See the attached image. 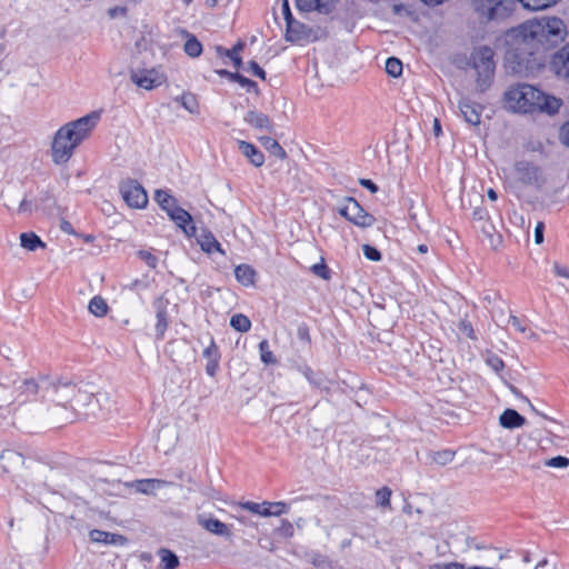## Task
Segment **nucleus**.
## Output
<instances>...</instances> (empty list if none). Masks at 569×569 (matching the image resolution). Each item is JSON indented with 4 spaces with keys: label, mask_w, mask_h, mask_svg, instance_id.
Returning <instances> with one entry per match:
<instances>
[{
    "label": "nucleus",
    "mask_w": 569,
    "mask_h": 569,
    "mask_svg": "<svg viewBox=\"0 0 569 569\" xmlns=\"http://www.w3.org/2000/svg\"><path fill=\"white\" fill-rule=\"evenodd\" d=\"M566 34L563 21L557 17H542L525 22L515 30L507 62L515 73L528 76L542 67L540 51L560 42Z\"/></svg>",
    "instance_id": "obj_1"
},
{
    "label": "nucleus",
    "mask_w": 569,
    "mask_h": 569,
    "mask_svg": "<svg viewBox=\"0 0 569 569\" xmlns=\"http://www.w3.org/2000/svg\"><path fill=\"white\" fill-rule=\"evenodd\" d=\"M505 102L509 110L522 114L545 113L553 116L558 113L562 106L561 99L528 83H517L509 87L505 92Z\"/></svg>",
    "instance_id": "obj_2"
},
{
    "label": "nucleus",
    "mask_w": 569,
    "mask_h": 569,
    "mask_svg": "<svg viewBox=\"0 0 569 569\" xmlns=\"http://www.w3.org/2000/svg\"><path fill=\"white\" fill-rule=\"evenodd\" d=\"M98 120L99 113L91 112L59 128L51 143L52 161L56 164L68 162L78 146L91 134Z\"/></svg>",
    "instance_id": "obj_3"
},
{
    "label": "nucleus",
    "mask_w": 569,
    "mask_h": 569,
    "mask_svg": "<svg viewBox=\"0 0 569 569\" xmlns=\"http://www.w3.org/2000/svg\"><path fill=\"white\" fill-rule=\"evenodd\" d=\"M493 56V50L488 46L475 49L471 54V64L477 71V86L480 91H485L490 84V80L496 69Z\"/></svg>",
    "instance_id": "obj_4"
},
{
    "label": "nucleus",
    "mask_w": 569,
    "mask_h": 569,
    "mask_svg": "<svg viewBox=\"0 0 569 569\" xmlns=\"http://www.w3.org/2000/svg\"><path fill=\"white\" fill-rule=\"evenodd\" d=\"M53 388L57 392H62L60 399L70 401L72 403V408L78 412L80 417L81 412L87 409L88 405H93V402H97L93 397L94 393L82 391L78 389L76 385L70 382H59L58 385H54Z\"/></svg>",
    "instance_id": "obj_5"
},
{
    "label": "nucleus",
    "mask_w": 569,
    "mask_h": 569,
    "mask_svg": "<svg viewBox=\"0 0 569 569\" xmlns=\"http://www.w3.org/2000/svg\"><path fill=\"white\" fill-rule=\"evenodd\" d=\"M475 11L487 21L500 20L509 16V0H472Z\"/></svg>",
    "instance_id": "obj_6"
},
{
    "label": "nucleus",
    "mask_w": 569,
    "mask_h": 569,
    "mask_svg": "<svg viewBox=\"0 0 569 569\" xmlns=\"http://www.w3.org/2000/svg\"><path fill=\"white\" fill-rule=\"evenodd\" d=\"M472 222L476 230L480 231L488 240L491 248L496 249L501 243V236L496 231L493 223L489 219L486 208L476 207L472 212Z\"/></svg>",
    "instance_id": "obj_7"
},
{
    "label": "nucleus",
    "mask_w": 569,
    "mask_h": 569,
    "mask_svg": "<svg viewBox=\"0 0 569 569\" xmlns=\"http://www.w3.org/2000/svg\"><path fill=\"white\" fill-rule=\"evenodd\" d=\"M339 213L357 227L367 228L375 223L373 216L365 211L353 198H347L345 204L339 208Z\"/></svg>",
    "instance_id": "obj_8"
},
{
    "label": "nucleus",
    "mask_w": 569,
    "mask_h": 569,
    "mask_svg": "<svg viewBox=\"0 0 569 569\" xmlns=\"http://www.w3.org/2000/svg\"><path fill=\"white\" fill-rule=\"evenodd\" d=\"M120 193L124 202L131 208H143L148 203V196L143 187L133 179L120 182Z\"/></svg>",
    "instance_id": "obj_9"
},
{
    "label": "nucleus",
    "mask_w": 569,
    "mask_h": 569,
    "mask_svg": "<svg viewBox=\"0 0 569 569\" xmlns=\"http://www.w3.org/2000/svg\"><path fill=\"white\" fill-rule=\"evenodd\" d=\"M550 68L559 78L569 82V41L551 56Z\"/></svg>",
    "instance_id": "obj_10"
},
{
    "label": "nucleus",
    "mask_w": 569,
    "mask_h": 569,
    "mask_svg": "<svg viewBox=\"0 0 569 569\" xmlns=\"http://www.w3.org/2000/svg\"><path fill=\"white\" fill-rule=\"evenodd\" d=\"M337 2L338 0H296V8L300 12L327 16L335 10Z\"/></svg>",
    "instance_id": "obj_11"
},
{
    "label": "nucleus",
    "mask_w": 569,
    "mask_h": 569,
    "mask_svg": "<svg viewBox=\"0 0 569 569\" xmlns=\"http://www.w3.org/2000/svg\"><path fill=\"white\" fill-rule=\"evenodd\" d=\"M312 30L305 23L293 19L287 23L284 38L289 42H302L309 41Z\"/></svg>",
    "instance_id": "obj_12"
},
{
    "label": "nucleus",
    "mask_w": 569,
    "mask_h": 569,
    "mask_svg": "<svg viewBox=\"0 0 569 569\" xmlns=\"http://www.w3.org/2000/svg\"><path fill=\"white\" fill-rule=\"evenodd\" d=\"M517 179L525 184H536L539 181V168L528 161H519L515 166Z\"/></svg>",
    "instance_id": "obj_13"
},
{
    "label": "nucleus",
    "mask_w": 569,
    "mask_h": 569,
    "mask_svg": "<svg viewBox=\"0 0 569 569\" xmlns=\"http://www.w3.org/2000/svg\"><path fill=\"white\" fill-rule=\"evenodd\" d=\"M169 301L167 299H163L162 297L157 298L153 302V307L156 309V332L158 338H163L164 332L168 328L169 320H168V308Z\"/></svg>",
    "instance_id": "obj_14"
},
{
    "label": "nucleus",
    "mask_w": 569,
    "mask_h": 569,
    "mask_svg": "<svg viewBox=\"0 0 569 569\" xmlns=\"http://www.w3.org/2000/svg\"><path fill=\"white\" fill-rule=\"evenodd\" d=\"M482 107L476 102H471L468 99H462L459 101V110L465 119V121L472 126L480 124Z\"/></svg>",
    "instance_id": "obj_15"
},
{
    "label": "nucleus",
    "mask_w": 569,
    "mask_h": 569,
    "mask_svg": "<svg viewBox=\"0 0 569 569\" xmlns=\"http://www.w3.org/2000/svg\"><path fill=\"white\" fill-rule=\"evenodd\" d=\"M39 389L40 385L32 378L13 382L16 399H21L22 401H27L31 397L36 396Z\"/></svg>",
    "instance_id": "obj_16"
},
{
    "label": "nucleus",
    "mask_w": 569,
    "mask_h": 569,
    "mask_svg": "<svg viewBox=\"0 0 569 569\" xmlns=\"http://www.w3.org/2000/svg\"><path fill=\"white\" fill-rule=\"evenodd\" d=\"M168 216L187 236L196 234V227L192 224V217L188 211L177 206Z\"/></svg>",
    "instance_id": "obj_17"
},
{
    "label": "nucleus",
    "mask_w": 569,
    "mask_h": 569,
    "mask_svg": "<svg viewBox=\"0 0 569 569\" xmlns=\"http://www.w3.org/2000/svg\"><path fill=\"white\" fill-rule=\"evenodd\" d=\"M89 538L92 542L114 546H124L128 541V539L122 535L112 533L99 529L90 530Z\"/></svg>",
    "instance_id": "obj_18"
},
{
    "label": "nucleus",
    "mask_w": 569,
    "mask_h": 569,
    "mask_svg": "<svg viewBox=\"0 0 569 569\" xmlns=\"http://www.w3.org/2000/svg\"><path fill=\"white\" fill-rule=\"evenodd\" d=\"M93 397L97 400V402H93V405H88L87 409L83 412H81V418H98L102 415L104 410L109 409L107 407V405H109L110 402L108 393L97 392L93 395Z\"/></svg>",
    "instance_id": "obj_19"
},
{
    "label": "nucleus",
    "mask_w": 569,
    "mask_h": 569,
    "mask_svg": "<svg viewBox=\"0 0 569 569\" xmlns=\"http://www.w3.org/2000/svg\"><path fill=\"white\" fill-rule=\"evenodd\" d=\"M131 81L140 88L151 90L160 86L161 80L153 70H144L131 73Z\"/></svg>",
    "instance_id": "obj_20"
},
{
    "label": "nucleus",
    "mask_w": 569,
    "mask_h": 569,
    "mask_svg": "<svg viewBox=\"0 0 569 569\" xmlns=\"http://www.w3.org/2000/svg\"><path fill=\"white\" fill-rule=\"evenodd\" d=\"M198 522L211 533L227 538L231 536L229 527L216 518H204L203 516H200L198 518Z\"/></svg>",
    "instance_id": "obj_21"
},
{
    "label": "nucleus",
    "mask_w": 569,
    "mask_h": 569,
    "mask_svg": "<svg viewBox=\"0 0 569 569\" xmlns=\"http://www.w3.org/2000/svg\"><path fill=\"white\" fill-rule=\"evenodd\" d=\"M197 241L201 249L209 254L213 252H219L223 256L226 254L219 241L216 239L212 232L208 230H202L201 233L198 236Z\"/></svg>",
    "instance_id": "obj_22"
},
{
    "label": "nucleus",
    "mask_w": 569,
    "mask_h": 569,
    "mask_svg": "<svg viewBox=\"0 0 569 569\" xmlns=\"http://www.w3.org/2000/svg\"><path fill=\"white\" fill-rule=\"evenodd\" d=\"M169 485H171V482L162 479H141L133 481L130 486L134 487L140 493L152 495L156 490Z\"/></svg>",
    "instance_id": "obj_23"
},
{
    "label": "nucleus",
    "mask_w": 569,
    "mask_h": 569,
    "mask_svg": "<svg viewBox=\"0 0 569 569\" xmlns=\"http://www.w3.org/2000/svg\"><path fill=\"white\" fill-rule=\"evenodd\" d=\"M240 152L249 159L254 167H261L264 162L263 153L252 143L240 140L238 142Z\"/></svg>",
    "instance_id": "obj_24"
},
{
    "label": "nucleus",
    "mask_w": 569,
    "mask_h": 569,
    "mask_svg": "<svg viewBox=\"0 0 569 569\" xmlns=\"http://www.w3.org/2000/svg\"><path fill=\"white\" fill-rule=\"evenodd\" d=\"M244 121L250 124L251 127L259 129V130H272V124L269 119V117L262 112L250 110L247 112L244 117Z\"/></svg>",
    "instance_id": "obj_25"
},
{
    "label": "nucleus",
    "mask_w": 569,
    "mask_h": 569,
    "mask_svg": "<svg viewBox=\"0 0 569 569\" xmlns=\"http://www.w3.org/2000/svg\"><path fill=\"white\" fill-rule=\"evenodd\" d=\"M499 422L503 428L513 429L523 426L526 419L518 411L513 409H506L501 413Z\"/></svg>",
    "instance_id": "obj_26"
},
{
    "label": "nucleus",
    "mask_w": 569,
    "mask_h": 569,
    "mask_svg": "<svg viewBox=\"0 0 569 569\" xmlns=\"http://www.w3.org/2000/svg\"><path fill=\"white\" fill-rule=\"evenodd\" d=\"M181 34L186 38L183 46L186 54L191 58H198L202 53L201 42L196 38L194 34L188 32L187 30H181Z\"/></svg>",
    "instance_id": "obj_27"
},
{
    "label": "nucleus",
    "mask_w": 569,
    "mask_h": 569,
    "mask_svg": "<svg viewBox=\"0 0 569 569\" xmlns=\"http://www.w3.org/2000/svg\"><path fill=\"white\" fill-rule=\"evenodd\" d=\"M244 43L242 41H238L231 49H226L219 46L217 47V53L219 57H228L233 62V66L239 69L242 64V59L239 53L242 51Z\"/></svg>",
    "instance_id": "obj_28"
},
{
    "label": "nucleus",
    "mask_w": 569,
    "mask_h": 569,
    "mask_svg": "<svg viewBox=\"0 0 569 569\" xmlns=\"http://www.w3.org/2000/svg\"><path fill=\"white\" fill-rule=\"evenodd\" d=\"M20 246L28 251L46 248V243L34 232H22L20 234Z\"/></svg>",
    "instance_id": "obj_29"
},
{
    "label": "nucleus",
    "mask_w": 569,
    "mask_h": 569,
    "mask_svg": "<svg viewBox=\"0 0 569 569\" xmlns=\"http://www.w3.org/2000/svg\"><path fill=\"white\" fill-rule=\"evenodd\" d=\"M236 279L243 286H253L256 271L249 264H239L234 269Z\"/></svg>",
    "instance_id": "obj_30"
},
{
    "label": "nucleus",
    "mask_w": 569,
    "mask_h": 569,
    "mask_svg": "<svg viewBox=\"0 0 569 569\" xmlns=\"http://www.w3.org/2000/svg\"><path fill=\"white\" fill-rule=\"evenodd\" d=\"M154 200L168 214L178 206L177 199L164 190H157Z\"/></svg>",
    "instance_id": "obj_31"
},
{
    "label": "nucleus",
    "mask_w": 569,
    "mask_h": 569,
    "mask_svg": "<svg viewBox=\"0 0 569 569\" xmlns=\"http://www.w3.org/2000/svg\"><path fill=\"white\" fill-rule=\"evenodd\" d=\"M262 146L274 157L283 160L287 157L284 149L271 137H261Z\"/></svg>",
    "instance_id": "obj_32"
},
{
    "label": "nucleus",
    "mask_w": 569,
    "mask_h": 569,
    "mask_svg": "<svg viewBox=\"0 0 569 569\" xmlns=\"http://www.w3.org/2000/svg\"><path fill=\"white\" fill-rule=\"evenodd\" d=\"M158 553L161 559L162 569H176L179 566V558L169 549L161 548Z\"/></svg>",
    "instance_id": "obj_33"
},
{
    "label": "nucleus",
    "mask_w": 569,
    "mask_h": 569,
    "mask_svg": "<svg viewBox=\"0 0 569 569\" xmlns=\"http://www.w3.org/2000/svg\"><path fill=\"white\" fill-rule=\"evenodd\" d=\"M88 309L93 316L103 317L107 315L109 307L102 297L96 296L90 300Z\"/></svg>",
    "instance_id": "obj_34"
},
{
    "label": "nucleus",
    "mask_w": 569,
    "mask_h": 569,
    "mask_svg": "<svg viewBox=\"0 0 569 569\" xmlns=\"http://www.w3.org/2000/svg\"><path fill=\"white\" fill-rule=\"evenodd\" d=\"M230 326L239 332H247L251 328V321L247 316L237 313L231 317Z\"/></svg>",
    "instance_id": "obj_35"
},
{
    "label": "nucleus",
    "mask_w": 569,
    "mask_h": 569,
    "mask_svg": "<svg viewBox=\"0 0 569 569\" xmlns=\"http://www.w3.org/2000/svg\"><path fill=\"white\" fill-rule=\"evenodd\" d=\"M456 452L450 449H443L431 453V459L439 466H446L450 463L455 458Z\"/></svg>",
    "instance_id": "obj_36"
},
{
    "label": "nucleus",
    "mask_w": 569,
    "mask_h": 569,
    "mask_svg": "<svg viewBox=\"0 0 569 569\" xmlns=\"http://www.w3.org/2000/svg\"><path fill=\"white\" fill-rule=\"evenodd\" d=\"M177 101L181 103V106L188 110L190 113H197L199 106L196 97L192 93H182L180 97L176 98Z\"/></svg>",
    "instance_id": "obj_37"
},
{
    "label": "nucleus",
    "mask_w": 569,
    "mask_h": 569,
    "mask_svg": "<svg viewBox=\"0 0 569 569\" xmlns=\"http://www.w3.org/2000/svg\"><path fill=\"white\" fill-rule=\"evenodd\" d=\"M508 323H510L518 332L526 335L529 339H535L537 337V335L531 331L517 316H509Z\"/></svg>",
    "instance_id": "obj_38"
},
{
    "label": "nucleus",
    "mask_w": 569,
    "mask_h": 569,
    "mask_svg": "<svg viewBox=\"0 0 569 569\" xmlns=\"http://www.w3.org/2000/svg\"><path fill=\"white\" fill-rule=\"evenodd\" d=\"M525 8H528L533 11L545 10L553 4H556L559 0H519Z\"/></svg>",
    "instance_id": "obj_39"
},
{
    "label": "nucleus",
    "mask_w": 569,
    "mask_h": 569,
    "mask_svg": "<svg viewBox=\"0 0 569 569\" xmlns=\"http://www.w3.org/2000/svg\"><path fill=\"white\" fill-rule=\"evenodd\" d=\"M386 72L393 78L401 76L402 62L395 57L388 58L386 61Z\"/></svg>",
    "instance_id": "obj_40"
},
{
    "label": "nucleus",
    "mask_w": 569,
    "mask_h": 569,
    "mask_svg": "<svg viewBox=\"0 0 569 569\" xmlns=\"http://www.w3.org/2000/svg\"><path fill=\"white\" fill-rule=\"evenodd\" d=\"M259 350H260V357H261V361L266 365H272V363H276L277 360L272 353V351L270 350L269 348V343L267 340H262L260 343H259Z\"/></svg>",
    "instance_id": "obj_41"
},
{
    "label": "nucleus",
    "mask_w": 569,
    "mask_h": 569,
    "mask_svg": "<svg viewBox=\"0 0 569 569\" xmlns=\"http://www.w3.org/2000/svg\"><path fill=\"white\" fill-rule=\"evenodd\" d=\"M391 490L388 487H382L376 492V503L380 507L390 506Z\"/></svg>",
    "instance_id": "obj_42"
},
{
    "label": "nucleus",
    "mask_w": 569,
    "mask_h": 569,
    "mask_svg": "<svg viewBox=\"0 0 569 569\" xmlns=\"http://www.w3.org/2000/svg\"><path fill=\"white\" fill-rule=\"evenodd\" d=\"M276 533L283 538H291L295 535L293 525L289 520L282 519L280 526L276 529Z\"/></svg>",
    "instance_id": "obj_43"
},
{
    "label": "nucleus",
    "mask_w": 569,
    "mask_h": 569,
    "mask_svg": "<svg viewBox=\"0 0 569 569\" xmlns=\"http://www.w3.org/2000/svg\"><path fill=\"white\" fill-rule=\"evenodd\" d=\"M53 202H54V198H53V194L51 193V191L43 190L39 193V196L36 200V206L47 208V207H50L51 204H53Z\"/></svg>",
    "instance_id": "obj_44"
},
{
    "label": "nucleus",
    "mask_w": 569,
    "mask_h": 569,
    "mask_svg": "<svg viewBox=\"0 0 569 569\" xmlns=\"http://www.w3.org/2000/svg\"><path fill=\"white\" fill-rule=\"evenodd\" d=\"M547 467L551 468H567L569 466V459L563 456H557L545 461Z\"/></svg>",
    "instance_id": "obj_45"
},
{
    "label": "nucleus",
    "mask_w": 569,
    "mask_h": 569,
    "mask_svg": "<svg viewBox=\"0 0 569 569\" xmlns=\"http://www.w3.org/2000/svg\"><path fill=\"white\" fill-rule=\"evenodd\" d=\"M202 355L208 360L219 359V350L212 337H210L209 346L203 350Z\"/></svg>",
    "instance_id": "obj_46"
},
{
    "label": "nucleus",
    "mask_w": 569,
    "mask_h": 569,
    "mask_svg": "<svg viewBox=\"0 0 569 569\" xmlns=\"http://www.w3.org/2000/svg\"><path fill=\"white\" fill-rule=\"evenodd\" d=\"M311 271L313 274L320 277L323 280H328L330 278V271L325 262L316 263L311 267Z\"/></svg>",
    "instance_id": "obj_47"
},
{
    "label": "nucleus",
    "mask_w": 569,
    "mask_h": 569,
    "mask_svg": "<svg viewBox=\"0 0 569 569\" xmlns=\"http://www.w3.org/2000/svg\"><path fill=\"white\" fill-rule=\"evenodd\" d=\"M362 251H363L365 257L368 260H371V261H380L381 260L380 251L370 244H363Z\"/></svg>",
    "instance_id": "obj_48"
},
{
    "label": "nucleus",
    "mask_w": 569,
    "mask_h": 569,
    "mask_svg": "<svg viewBox=\"0 0 569 569\" xmlns=\"http://www.w3.org/2000/svg\"><path fill=\"white\" fill-rule=\"evenodd\" d=\"M238 507L259 516L261 507H262V502L258 503V502H253V501H242V502L238 503Z\"/></svg>",
    "instance_id": "obj_49"
},
{
    "label": "nucleus",
    "mask_w": 569,
    "mask_h": 569,
    "mask_svg": "<svg viewBox=\"0 0 569 569\" xmlns=\"http://www.w3.org/2000/svg\"><path fill=\"white\" fill-rule=\"evenodd\" d=\"M233 81L238 82L241 87L246 88L248 91L257 87V83L242 74L236 72L233 76Z\"/></svg>",
    "instance_id": "obj_50"
},
{
    "label": "nucleus",
    "mask_w": 569,
    "mask_h": 569,
    "mask_svg": "<svg viewBox=\"0 0 569 569\" xmlns=\"http://www.w3.org/2000/svg\"><path fill=\"white\" fill-rule=\"evenodd\" d=\"M487 363L490 368H492L496 372H499L503 369L505 363L502 359L496 355H490L487 358Z\"/></svg>",
    "instance_id": "obj_51"
},
{
    "label": "nucleus",
    "mask_w": 569,
    "mask_h": 569,
    "mask_svg": "<svg viewBox=\"0 0 569 569\" xmlns=\"http://www.w3.org/2000/svg\"><path fill=\"white\" fill-rule=\"evenodd\" d=\"M139 257L150 267L156 268L158 263V259L151 252L146 250H140L138 252Z\"/></svg>",
    "instance_id": "obj_52"
},
{
    "label": "nucleus",
    "mask_w": 569,
    "mask_h": 569,
    "mask_svg": "<svg viewBox=\"0 0 569 569\" xmlns=\"http://www.w3.org/2000/svg\"><path fill=\"white\" fill-rule=\"evenodd\" d=\"M270 508L272 510V516L274 517H279L288 512V505L282 501L270 502Z\"/></svg>",
    "instance_id": "obj_53"
},
{
    "label": "nucleus",
    "mask_w": 569,
    "mask_h": 569,
    "mask_svg": "<svg viewBox=\"0 0 569 569\" xmlns=\"http://www.w3.org/2000/svg\"><path fill=\"white\" fill-rule=\"evenodd\" d=\"M429 569H466V566L460 562H445V563H435L429 567Z\"/></svg>",
    "instance_id": "obj_54"
},
{
    "label": "nucleus",
    "mask_w": 569,
    "mask_h": 569,
    "mask_svg": "<svg viewBox=\"0 0 569 569\" xmlns=\"http://www.w3.org/2000/svg\"><path fill=\"white\" fill-rule=\"evenodd\" d=\"M552 268L558 277L569 279V267L562 266L559 262H555Z\"/></svg>",
    "instance_id": "obj_55"
},
{
    "label": "nucleus",
    "mask_w": 569,
    "mask_h": 569,
    "mask_svg": "<svg viewBox=\"0 0 569 569\" xmlns=\"http://www.w3.org/2000/svg\"><path fill=\"white\" fill-rule=\"evenodd\" d=\"M249 68H250V71L252 72L253 76L264 80L266 79V72L256 62V61H250L249 62Z\"/></svg>",
    "instance_id": "obj_56"
},
{
    "label": "nucleus",
    "mask_w": 569,
    "mask_h": 569,
    "mask_svg": "<svg viewBox=\"0 0 569 569\" xmlns=\"http://www.w3.org/2000/svg\"><path fill=\"white\" fill-rule=\"evenodd\" d=\"M297 336L301 341L310 342V333L307 325H301L298 327Z\"/></svg>",
    "instance_id": "obj_57"
},
{
    "label": "nucleus",
    "mask_w": 569,
    "mask_h": 569,
    "mask_svg": "<svg viewBox=\"0 0 569 569\" xmlns=\"http://www.w3.org/2000/svg\"><path fill=\"white\" fill-rule=\"evenodd\" d=\"M543 230H545L543 222H538L535 228V242L537 244H540L543 241Z\"/></svg>",
    "instance_id": "obj_58"
},
{
    "label": "nucleus",
    "mask_w": 569,
    "mask_h": 569,
    "mask_svg": "<svg viewBox=\"0 0 569 569\" xmlns=\"http://www.w3.org/2000/svg\"><path fill=\"white\" fill-rule=\"evenodd\" d=\"M560 140L561 142L569 147V122L565 123L560 129Z\"/></svg>",
    "instance_id": "obj_59"
},
{
    "label": "nucleus",
    "mask_w": 569,
    "mask_h": 569,
    "mask_svg": "<svg viewBox=\"0 0 569 569\" xmlns=\"http://www.w3.org/2000/svg\"><path fill=\"white\" fill-rule=\"evenodd\" d=\"M31 211H32L31 201L23 199L19 204L18 212L24 214V213H31Z\"/></svg>",
    "instance_id": "obj_60"
},
{
    "label": "nucleus",
    "mask_w": 569,
    "mask_h": 569,
    "mask_svg": "<svg viewBox=\"0 0 569 569\" xmlns=\"http://www.w3.org/2000/svg\"><path fill=\"white\" fill-rule=\"evenodd\" d=\"M360 184L368 189L370 192L376 193L378 191V186L371 181L370 179H360Z\"/></svg>",
    "instance_id": "obj_61"
},
{
    "label": "nucleus",
    "mask_w": 569,
    "mask_h": 569,
    "mask_svg": "<svg viewBox=\"0 0 569 569\" xmlns=\"http://www.w3.org/2000/svg\"><path fill=\"white\" fill-rule=\"evenodd\" d=\"M127 12V9L124 7H114L109 9L108 13L110 18H116L118 16H124Z\"/></svg>",
    "instance_id": "obj_62"
},
{
    "label": "nucleus",
    "mask_w": 569,
    "mask_h": 569,
    "mask_svg": "<svg viewBox=\"0 0 569 569\" xmlns=\"http://www.w3.org/2000/svg\"><path fill=\"white\" fill-rule=\"evenodd\" d=\"M218 360L219 359H213V360H209L207 367H206V371L209 376H214L216 375V371H217V368H218Z\"/></svg>",
    "instance_id": "obj_63"
},
{
    "label": "nucleus",
    "mask_w": 569,
    "mask_h": 569,
    "mask_svg": "<svg viewBox=\"0 0 569 569\" xmlns=\"http://www.w3.org/2000/svg\"><path fill=\"white\" fill-rule=\"evenodd\" d=\"M260 517H271L272 510L270 508V501H263L260 510Z\"/></svg>",
    "instance_id": "obj_64"
}]
</instances>
